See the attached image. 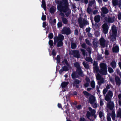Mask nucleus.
<instances>
[{
	"label": "nucleus",
	"mask_w": 121,
	"mask_h": 121,
	"mask_svg": "<svg viewBox=\"0 0 121 121\" xmlns=\"http://www.w3.org/2000/svg\"><path fill=\"white\" fill-rule=\"evenodd\" d=\"M82 64L86 69H88L89 68V66L88 64L86 63L85 62H83Z\"/></svg>",
	"instance_id": "obj_29"
},
{
	"label": "nucleus",
	"mask_w": 121,
	"mask_h": 121,
	"mask_svg": "<svg viewBox=\"0 0 121 121\" xmlns=\"http://www.w3.org/2000/svg\"><path fill=\"white\" fill-rule=\"evenodd\" d=\"M94 70V71H95L96 72H99V70L98 67L97 66H94L93 67Z\"/></svg>",
	"instance_id": "obj_49"
},
{
	"label": "nucleus",
	"mask_w": 121,
	"mask_h": 121,
	"mask_svg": "<svg viewBox=\"0 0 121 121\" xmlns=\"http://www.w3.org/2000/svg\"><path fill=\"white\" fill-rule=\"evenodd\" d=\"M107 91L108 90H107V89H106V88H104L103 91V94L104 95H105V94H106Z\"/></svg>",
	"instance_id": "obj_56"
},
{
	"label": "nucleus",
	"mask_w": 121,
	"mask_h": 121,
	"mask_svg": "<svg viewBox=\"0 0 121 121\" xmlns=\"http://www.w3.org/2000/svg\"><path fill=\"white\" fill-rule=\"evenodd\" d=\"M47 26V24L46 22H43V28H45Z\"/></svg>",
	"instance_id": "obj_63"
},
{
	"label": "nucleus",
	"mask_w": 121,
	"mask_h": 121,
	"mask_svg": "<svg viewBox=\"0 0 121 121\" xmlns=\"http://www.w3.org/2000/svg\"><path fill=\"white\" fill-rule=\"evenodd\" d=\"M116 28V27L114 25H113L112 28V34L111 36V39L112 42H113L116 39L117 31Z\"/></svg>",
	"instance_id": "obj_6"
},
{
	"label": "nucleus",
	"mask_w": 121,
	"mask_h": 121,
	"mask_svg": "<svg viewBox=\"0 0 121 121\" xmlns=\"http://www.w3.org/2000/svg\"><path fill=\"white\" fill-rule=\"evenodd\" d=\"M115 18L114 16L112 17H108V22L110 23L113 22L114 21Z\"/></svg>",
	"instance_id": "obj_25"
},
{
	"label": "nucleus",
	"mask_w": 121,
	"mask_h": 121,
	"mask_svg": "<svg viewBox=\"0 0 121 121\" xmlns=\"http://www.w3.org/2000/svg\"><path fill=\"white\" fill-rule=\"evenodd\" d=\"M43 15L41 19L43 21H44L46 20V15H44L43 13Z\"/></svg>",
	"instance_id": "obj_50"
},
{
	"label": "nucleus",
	"mask_w": 121,
	"mask_h": 121,
	"mask_svg": "<svg viewBox=\"0 0 121 121\" xmlns=\"http://www.w3.org/2000/svg\"><path fill=\"white\" fill-rule=\"evenodd\" d=\"M85 41L86 43L88 45H89L90 44V43L89 41L87 39H85Z\"/></svg>",
	"instance_id": "obj_62"
},
{
	"label": "nucleus",
	"mask_w": 121,
	"mask_h": 121,
	"mask_svg": "<svg viewBox=\"0 0 121 121\" xmlns=\"http://www.w3.org/2000/svg\"><path fill=\"white\" fill-rule=\"evenodd\" d=\"M61 19L62 22L64 24H66L68 23V20L66 18L62 17Z\"/></svg>",
	"instance_id": "obj_27"
},
{
	"label": "nucleus",
	"mask_w": 121,
	"mask_h": 121,
	"mask_svg": "<svg viewBox=\"0 0 121 121\" xmlns=\"http://www.w3.org/2000/svg\"><path fill=\"white\" fill-rule=\"evenodd\" d=\"M91 30V28L89 27H88L86 29V30L87 32L89 33L90 31Z\"/></svg>",
	"instance_id": "obj_58"
},
{
	"label": "nucleus",
	"mask_w": 121,
	"mask_h": 121,
	"mask_svg": "<svg viewBox=\"0 0 121 121\" xmlns=\"http://www.w3.org/2000/svg\"><path fill=\"white\" fill-rule=\"evenodd\" d=\"M64 71H67L69 70V68L66 65H64L62 67Z\"/></svg>",
	"instance_id": "obj_45"
},
{
	"label": "nucleus",
	"mask_w": 121,
	"mask_h": 121,
	"mask_svg": "<svg viewBox=\"0 0 121 121\" xmlns=\"http://www.w3.org/2000/svg\"><path fill=\"white\" fill-rule=\"evenodd\" d=\"M62 26V23L61 22H59L57 23V26L58 27L60 28Z\"/></svg>",
	"instance_id": "obj_54"
},
{
	"label": "nucleus",
	"mask_w": 121,
	"mask_h": 121,
	"mask_svg": "<svg viewBox=\"0 0 121 121\" xmlns=\"http://www.w3.org/2000/svg\"><path fill=\"white\" fill-rule=\"evenodd\" d=\"M94 20L96 23H98L100 20V16L99 15L95 16L94 17Z\"/></svg>",
	"instance_id": "obj_20"
},
{
	"label": "nucleus",
	"mask_w": 121,
	"mask_h": 121,
	"mask_svg": "<svg viewBox=\"0 0 121 121\" xmlns=\"http://www.w3.org/2000/svg\"><path fill=\"white\" fill-rule=\"evenodd\" d=\"M106 95L110 97L111 98H112L113 95V93L111 91L109 90L108 92Z\"/></svg>",
	"instance_id": "obj_33"
},
{
	"label": "nucleus",
	"mask_w": 121,
	"mask_h": 121,
	"mask_svg": "<svg viewBox=\"0 0 121 121\" xmlns=\"http://www.w3.org/2000/svg\"><path fill=\"white\" fill-rule=\"evenodd\" d=\"M86 60L88 62H92L93 61V60L92 58L90 57H87L86 59Z\"/></svg>",
	"instance_id": "obj_40"
},
{
	"label": "nucleus",
	"mask_w": 121,
	"mask_h": 121,
	"mask_svg": "<svg viewBox=\"0 0 121 121\" xmlns=\"http://www.w3.org/2000/svg\"><path fill=\"white\" fill-rule=\"evenodd\" d=\"M89 110L91 112L88 111H87L86 114V115L87 118L91 121V120L90 118V117H91V114L92 113L91 112H94L95 111L94 109H92L91 107H89Z\"/></svg>",
	"instance_id": "obj_9"
},
{
	"label": "nucleus",
	"mask_w": 121,
	"mask_h": 121,
	"mask_svg": "<svg viewBox=\"0 0 121 121\" xmlns=\"http://www.w3.org/2000/svg\"><path fill=\"white\" fill-rule=\"evenodd\" d=\"M61 32L62 34L67 35H69L71 33V30L68 27H64L62 29Z\"/></svg>",
	"instance_id": "obj_8"
},
{
	"label": "nucleus",
	"mask_w": 121,
	"mask_h": 121,
	"mask_svg": "<svg viewBox=\"0 0 121 121\" xmlns=\"http://www.w3.org/2000/svg\"><path fill=\"white\" fill-rule=\"evenodd\" d=\"M101 10L103 13L106 14L108 13L109 12L108 9L106 7H102Z\"/></svg>",
	"instance_id": "obj_21"
},
{
	"label": "nucleus",
	"mask_w": 121,
	"mask_h": 121,
	"mask_svg": "<svg viewBox=\"0 0 121 121\" xmlns=\"http://www.w3.org/2000/svg\"><path fill=\"white\" fill-rule=\"evenodd\" d=\"M81 51L82 52V55L85 56L86 55V53L85 50L84 49H81Z\"/></svg>",
	"instance_id": "obj_48"
},
{
	"label": "nucleus",
	"mask_w": 121,
	"mask_h": 121,
	"mask_svg": "<svg viewBox=\"0 0 121 121\" xmlns=\"http://www.w3.org/2000/svg\"><path fill=\"white\" fill-rule=\"evenodd\" d=\"M112 4L113 6L118 5V6L120 7H121V0H113L112 1Z\"/></svg>",
	"instance_id": "obj_11"
},
{
	"label": "nucleus",
	"mask_w": 121,
	"mask_h": 121,
	"mask_svg": "<svg viewBox=\"0 0 121 121\" xmlns=\"http://www.w3.org/2000/svg\"><path fill=\"white\" fill-rule=\"evenodd\" d=\"M78 21L80 27L81 28H83L85 26L89 25V22L86 20L83 19L82 20V18L80 17L78 20Z\"/></svg>",
	"instance_id": "obj_4"
},
{
	"label": "nucleus",
	"mask_w": 121,
	"mask_h": 121,
	"mask_svg": "<svg viewBox=\"0 0 121 121\" xmlns=\"http://www.w3.org/2000/svg\"><path fill=\"white\" fill-rule=\"evenodd\" d=\"M95 2V0H93L90 1L88 4V5L89 6H91Z\"/></svg>",
	"instance_id": "obj_39"
},
{
	"label": "nucleus",
	"mask_w": 121,
	"mask_h": 121,
	"mask_svg": "<svg viewBox=\"0 0 121 121\" xmlns=\"http://www.w3.org/2000/svg\"><path fill=\"white\" fill-rule=\"evenodd\" d=\"M108 72L110 73H112L114 72V70L112 68L108 67Z\"/></svg>",
	"instance_id": "obj_46"
},
{
	"label": "nucleus",
	"mask_w": 121,
	"mask_h": 121,
	"mask_svg": "<svg viewBox=\"0 0 121 121\" xmlns=\"http://www.w3.org/2000/svg\"><path fill=\"white\" fill-rule=\"evenodd\" d=\"M107 106L110 110H112L114 107V104L113 102L111 101L107 103Z\"/></svg>",
	"instance_id": "obj_10"
},
{
	"label": "nucleus",
	"mask_w": 121,
	"mask_h": 121,
	"mask_svg": "<svg viewBox=\"0 0 121 121\" xmlns=\"http://www.w3.org/2000/svg\"><path fill=\"white\" fill-rule=\"evenodd\" d=\"M79 121H87L85 118L83 117L80 118Z\"/></svg>",
	"instance_id": "obj_60"
},
{
	"label": "nucleus",
	"mask_w": 121,
	"mask_h": 121,
	"mask_svg": "<svg viewBox=\"0 0 121 121\" xmlns=\"http://www.w3.org/2000/svg\"><path fill=\"white\" fill-rule=\"evenodd\" d=\"M92 113L91 114V116L92 117H93L95 119H96V118L97 116L95 114V113H96V111L94 112H91Z\"/></svg>",
	"instance_id": "obj_42"
},
{
	"label": "nucleus",
	"mask_w": 121,
	"mask_h": 121,
	"mask_svg": "<svg viewBox=\"0 0 121 121\" xmlns=\"http://www.w3.org/2000/svg\"><path fill=\"white\" fill-rule=\"evenodd\" d=\"M109 79L111 82V83L113 85H115V83L114 82V78H112V77L111 76L110 77H109Z\"/></svg>",
	"instance_id": "obj_35"
},
{
	"label": "nucleus",
	"mask_w": 121,
	"mask_h": 121,
	"mask_svg": "<svg viewBox=\"0 0 121 121\" xmlns=\"http://www.w3.org/2000/svg\"><path fill=\"white\" fill-rule=\"evenodd\" d=\"M82 47L84 48H86L87 46L86 44L85 43H83L81 45Z\"/></svg>",
	"instance_id": "obj_57"
},
{
	"label": "nucleus",
	"mask_w": 121,
	"mask_h": 121,
	"mask_svg": "<svg viewBox=\"0 0 121 121\" xmlns=\"http://www.w3.org/2000/svg\"><path fill=\"white\" fill-rule=\"evenodd\" d=\"M115 80L116 85L118 86H120L121 84L120 78L118 76H115Z\"/></svg>",
	"instance_id": "obj_14"
},
{
	"label": "nucleus",
	"mask_w": 121,
	"mask_h": 121,
	"mask_svg": "<svg viewBox=\"0 0 121 121\" xmlns=\"http://www.w3.org/2000/svg\"><path fill=\"white\" fill-rule=\"evenodd\" d=\"M112 50L113 52H118L119 51V48L118 46L116 45L114 47H113L112 48Z\"/></svg>",
	"instance_id": "obj_19"
},
{
	"label": "nucleus",
	"mask_w": 121,
	"mask_h": 121,
	"mask_svg": "<svg viewBox=\"0 0 121 121\" xmlns=\"http://www.w3.org/2000/svg\"><path fill=\"white\" fill-rule=\"evenodd\" d=\"M97 43V42L95 40H94L93 42V45L95 48H96L98 47Z\"/></svg>",
	"instance_id": "obj_37"
},
{
	"label": "nucleus",
	"mask_w": 121,
	"mask_h": 121,
	"mask_svg": "<svg viewBox=\"0 0 121 121\" xmlns=\"http://www.w3.org/2000/svg\"><path fill=\"white\" fill-rule=\"evenodd\" d=\"M107 121H111V117L109 116L107 117Z\"/></svg>",
	"instance_id": "obj_64"
},
{
	"label": "nucleus",
	"mask_w": 121,
	"mask_h": 121,
	"mask_svg": "<svg viewBox=\"0 0 121 121\" xmlns=\"http://www.w3.org/2000/svg\"><path fill=\"white\" fill-rule=\"evenodd\" d=\"M63 43L62 41H58L57 43V47H58L62 46L63 45Z\"/></svg>",
	"instance_id": "obj_31"
},
{
	"label": "nucleus",
	"mask_w": 121,
	"mask_h": 121,
	"mask_svg": "<svg viewBox=\"0 0 121 121\" xmlns=\"http://www.w3.org/2000/svg\"><path fill=\"white\" fill-rule=\"evenodd\" d=\"M110 65L113 69H114L116 67V62L114 60H112L110 63Z\"/></svg>",
	"instance_id": "obj_22"
},
{
	"label": "nucleus",
	"mask_w": 121,
	"mask_h": 121,
	"mask_svg": "<svg viewBox=\"0 0 121 121\" xmlns=\"http://www.w3.org/2000/svg\"><path fill=\"white\" fill-rule=\"evenodd\" d=\"M69 84L68 82H64L61 84V86L62 88H65L66 86Z\"/></svg>",
	"instance_id": "obj_26"
},
{
	"label": "nucleus",
	"mask_w": 121,
	"mask_h": 121,
	"mask_svg": "<svg viewBox=\"0 0 121 121\" xmlns=\"http://www.w3.org/2000/svg\"><path fill=\"white\" fill-rule=\"evenodd\" d=\"M55 2L58 4L57 9L60 12H66L69 10V4L67 0L63 1L55 0Z\"/></svg>",
	"instance_id": "obj_1"
},
{
	"label": "nucleus",
	"mask_w": 121,
	"mask_h": 121,
	"mask_svg": "<svg viewBox=\"0 0 121 121\" xmlns=\"http://www.w3.org/2000/svg\"><path fill=\"white\" fill-rule=\"evenodd\" d=\"M73 56L77 58H79L80 57L79 51L78 50H74L72 51Z\"/></svg>",
	"instance_id": "obj_12"
},
{
	"label": "nucleus",
	"mask_w": 121,
	"mask_h": 121,
	"mask_svg": "<svg viewBox=\"0 0 121 121\" xmlns=\"http://www.w3.org/2000/svg\"><path fill=\"white\" fill-rule=\"evenodd\" d=\"M53 36L54 35L51 32L49 34L48 37L50 39H51L53 38Z\"/></svg>",
	"instance_id": "obj_41"
},
{
	"label": "nucleus",
	"mask_w": 121,
	"mask_h": 121,
	"mask_svg": "<svg viewBox=\"0 0 121 121\" xmlns=\"http://www.w3.org/2000/svg\"><path fill=\"white\" fill-rule=\"evenodd\" d=\"M86 82L84 84V86L85 88L89 86V83L90 82V80L89 78L86 77L85 78Z\"/></svg>",
	"instance_id": "obj_17"
},
{
	"label": "nucleus",
	"mask_w": 121,
	"mask_h": 121,
	"mask_svg": "<svg viewBox=\"0 0 121 121\" xmlns=\"http://www.w3.org/2000/svg\"><path fill=\"white\" fill-rule=\"evenodd\" d=\"M100 69L99 72L102 75H106L107 74V65L104 63H101L100 65Z\"/></svg>",
	"instance_id": "obj_3"
},
{
	"label": "nucleus",
	"mask_w": 121,
	"mask_h": 121,
	"mask_svg": "<svg viewBox=\"0 0 121 121\" xmlns=\"http://www.w3.org/2000/svg\"><path fill=\"white\" fill-rule=\"evenodd\" d=\"M96 79L98 80H100V81H98V84L99 86H100L101 84L103 83L104 82V78L102 77L101 75L99 73H98L96 76Z\"/></svg>",
	"instance_id": "obj_7"
},
{
	"label": "nucleus",
	"mask_w": 121,
	"mask_h": 121,
	"mask_svg": "<svg viewBox=\"0 0 121 121\" xmlns=\"http://www.w3.org/2000/svg\"><path fill=\"white\" fill-rule=\"evenodd\" d=\"M111 98H112L106 95L105 97V99L107 102H109L111 101Z\"/></svg>",
	"instance_id": "obj_30"
},
{
	"label": "nucleus",
	"mask_w": 121,
	"mask_h": 121,
	"mask_svg": "<svg viewBox=\"0 0 121 121\" xmlns=\"http://www.w3.org/2000/svg\"><path fill=\"white\" fill-rule=\"evenodd\" d=\"M117 117H120L121 119V109H119L117 112Z\"/></svg>",
	"instance_id": "obj_34"
},
{
	"label": "nucleus",
	"mask_w": 121,
	"mask_h": 121,
	"mask_svg": "<svg viewBox=\"0 0 121 121\" xmlns=\"http://www.w3.org/2000/svg\"><path fill=\"white\" fill-rule=\"evenodd\" d=\"M118 18L119 20H121V13L120 12H118Z\"/></svg>",
	"instance_id": "obj_51"
},
{
	"label": "nucleus",
	"mask_w": 121,
	"mask_h": 121,
	"mask_svg": "<svg viewBox=\"0 0 121 121\" xmlns=\"http://www.w3.org/2000/svg\"><path fill=\"white\" fill-rule=\"evenodd\" d=\"M80 83V82L79 80L75 79L73 83V86H76L77 88H78L79 87V84Z\"/></svg>",
	"instance_id": "obj_16"
},
{
	"label": "nucleus",
	"mask_w": 121,
	"mask_h": 121,
	"mask_svg": "<svg viewBox=\"0 0 121 121\" xmlns=\"http://www.w3.org/2000/svg\"><path fill=\"white\" fill-rule=\"evenodd\" d=\"M57 63L59 64L60 62V57L59 55H58L57 56L56 58Z\"/></svg>",
	"instance_id": "obj_43"
},
{
	"label": "nucleus",
	"mask_w": 121,
	"mask_h": 121,
	"mask_svg": "<svg viewBox=\"0 0 121 121\" xmlns=\"http://www.w3.org/2000/svg\"><path fill=\"white\" fill-rule=\"evenodd\" d=\"M71 76L72 78L73 79H75L76 78H79V76H80L78 74L76 71L73 72L71 74Z\"/></svg>",
	"instance_id": "obj_15"
},
{
	"label": "nucleus",
	"mask_w": 121,
	"mask_h": 121,
	"mask_svg": "<svg viewBox=\"0 0 121 121\" xmlns=\"http://www.w3.org/2000/svg\"><path fill=\"white\" fill-rule=\"evenodd\" d=\"M57 53L55 52L54 49H53L52 51V54L54 56H55L56 55Z\"/></svg>",
	"instance_id": "obj_53"
},
{
	"label": "nucleus",
	"mask_w": 121,
	"mask_h": 121,
	"mask_svg": "<svg viewBox=\"0 0 121 121\" xmlns=\"http://www.w3.org/2000/svg\"><path fill=\"white\" fill-rule=\"evenodd\" d=\"M42 4L43 9L45 10H46V7L45 2L44 0L43 1L42 0Z\"/></svg>",
	"instance_id": "obj_36"
},
{
	"label": "nucleus",
	"mask_w": 121,
	"mask_h": 121,
	"mask_svg": "<svg viewBox=\"0 0 121 121\" xmlns=\"http://www.w3.org/2000/svg\"><path fill=\"white\" fill-rule=\"evenodd\" d=\"M56 11V8L54 6L51 7L50 9L49 12L52 14H53Z\"/></svg>",
	"instance_id": "obj_23"
},
{
	"label": "nucleus",
	"mask_w": 121,
	"mask_h": 121,
	"mask_svg": "<svg viewBox=\"0 0 121 121\" xmlns=\"http://www.w3.org/2000/svg\"><path fill=\"white\" fill-rule=\"evenodd\" d=\"M102 28L103 29V33L104 34H106L108 33V27L107 23H105L102 25Z\"/></svg>",
	"instance_id": "obj_13"
},
{
	"label": "nucleus",
	"mask_w": 121,
	"mask_h": 121,
	"mask_svg": "<svg viewBox=\"0 0 121 121\" xmlns=\"http://www.w3.org/2000/svg\"><path fill=\"white\" fill-rule=\"evenodd\" d=\"M58 37L59 41H62L64 40V37L63 35L61 34H59L58 35Z\"/></svg>",
	"instance_id": "obj_28"
},
{
	"label": "nucleus",
	"mask_w": 121,
	"mask_h": 121,
	"mask_svg": "<svg viewBox=\"0 0 121 121\" xmlns=\"http://www.w3.org/2000/svg\"><path fill=\"white\" fill-rule=\"evenodd\" d=\"M99 117L100 118H101L103 116V113L102 111L100 112L99 113Z\"/></svg>",
	"instance_id": "obj_55"
},
{
	"label": "nucleus",
	"mask_w": 121,
	"mask_h": 121,
	"mask_svg": "<svg viewBox=\"0 0 121 121\" xmlns=\"http://www.w3.org/2000/svg\"><path fill=\"white\" fill-rule=\"evenodd\" d=\"M71 10L70 9H69V10H68L67 12H65V15H66V17H68L69 16V15L71 13Z\"/></svg>",
	"instance_id": "obj_47"
},
{
	"label": "nucleus",
	"mask_w": 121,
	"mask_h": 121,
	"mask_svg": "<svg viewBox=\"0 0 121 121\" xmlns=\"http://www.w3.org/2000/svg\"><path fill=\"white\" fill-rule=\"evenodd\" d=\"M99 41L101 46L104 47H105V44L106 40L104 39V38L102 37L99 40Z\"/></svg>",
	"instance_id": "obj_18"
},
{
	"label": "nucleus",
	"mask_w": 121,
	"mask_h": 121,
	"mask_svg": "<svg viewBox=\"0 0 121 121\" xmlns=\"http://www.w3.org/2000/svg\"><path fill=\"white\" fill-rule=\"evenodd\" d=\"M48 44L50 47H52L54 44L53 41L52 40L50 39L49 41Z\"/></svg>",
	"instance_id": "obj_44"
},
{
	"label": "nucleus",
	"mask_w": 121,
	"mask_h": 121,
	"mask_svg": "<svg viewBox=\"0 0 121 121\" xmlns=\"http://www.w3.org/2000/svg\"><path fill=\"white\" fill-rule=\"evenodd\" d=\"M91 9L90 8L88 7L87 9V11L88 13L90 14V13L91 12Z\"/></svg>",
	"instance_id": "obj_52"
},
{
	"label": "nucleus",
	"mask_w": 121,
	"mask_h": 121,
	"mask_svg": "<svg viewBox=\"0 0 121 121\" xmlns=\"http://www.w3.org/2000/svg\"><path fill=\"white\" fill-rule=\"evenodd\" d=\"M116 71L118 74H119V73H120L121 72H120L119 69L117 68V69H116Z\"/></svg>",
	"instance_id": "obj_61"
},
{
	"label": "nucleus",
	"mask_w": 121,
	"mask_h": 121,
	"mask_svg": "<svg viewBox=\"0 0 121 121\" xmlns=\"http://www.w3.org/2000/svg\"><path fill=\"white\" fill-rule=\"evenodd\" d=\"M66 109V110H67V111H69V107L68 106L66 105H65L64 106V107Z\"/></svg>",
	"instance_id": "obj_59"
},
{
	"label": "nucleus",
	"mask_w": 121,
	"mask_h": 121,
	"mask_svg": "<svg viewBox=\"0 0 121 121\" xmlns=\"http://www.w3.org/2000/svg\"><path fill=\"white\" fill-rule=\"evenodd\" d=\"M83 93L86 96V97L89 98V103L91 104H94L95 101V96L86 91H83Z\"/></svg>",
	"instance_id": "obj_2"
},
{
	"label": "nucleus",
	"mask_w": 121,
	"mask_h": 121,
	"mask_svg": "<svg viewBox=\"0 0 121 121\" xmlns=\"http://www.w3.org/2000/svg\"><path fill=\"white\" fill-rule=\"evenodd\" d=\"M77 47V45L76 43H74L72 42H71V48L72 49H74Z\"/></svg>",
	"instance_id": "obj_24"
},
{
	"label": "nucleus",
	"mask_w": 121,
	"mask_h": 121,
	"mask_svg": "<svg viewBox=\"0 0 121 121\" xmlns=\"http://www.w3.org/2000/svg\"><path fill=\"white\" fill-rule=\"evenodd\" d=\"M74 66L76 68V72L80 76H83V72L82 70L80 64L78 62H76L74 64Z\"/></svg>",
	"instance_id": "obj_5"
},
{
	"label": "nucleus",
	"mask_w": 121,
	"mask_h": 121,
	"mask_svg": "<svg viewBox=\"0 0 121 121\" xmlns=\"http://www.w3.org/2000/svg\"><path fill=\"white\" fill-rule=\"evenodd\" d=\"M91 87L93 88H94L95 87V82L94 80H92L91 83Z\"/></svg>",
	"instance_id": "obj_38"
},
{
	"label": "nucleus",
	"mask_w": 121,
	"mask_h": 121,
	"mask_svg": "<svg viewBox=\"0 0 121 121\" xmlns=\"http://www.w3.org/2000/svg\"><path fill=\"white\" fill-rule=\"evenodd\" d=\"M62 63H65L67 66L69 67L70 66V64L68 62L67 60L66 59H64V60L62 61Z\"/></svg>",
	"instance_id": "obj_32"
}]
</instances>
